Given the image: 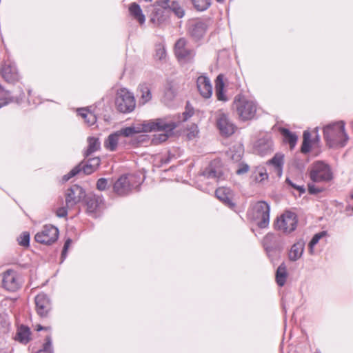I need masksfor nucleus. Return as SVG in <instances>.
<instances>
[{"instance_id":"f257e3e1","label":"nucleus","mask_w":353,"mask_h":353,"mask_svg":"<svg viewBox=\"0 0 353 353\" xmlns=\"http://www.w3.org/2000/svg\"><path fill=\"white\" fill-rule=\"evenodd\" d=\"M323 137L330 148H339L346 145L349 137L345 130V123L339 121L323 128Z\"/></svg>"},{"instance_id":"f03ea898","label":"nucleus","mask_w":353,"mask_h":353,"mask_svg":"<svg viewBox=\"0 0 353 353\" xmlns=\"http://www.w3.org/2000/svg\"><path fill=\"white\" fill-rule=\"evenodd\" d=\"M270 212V205L264 201H259L252 205L250 215L258 227L263 229L269 225Z\"/></svg>"},{"instance_id":"7ed1b4c3","label":"nucleus","mask_w":353,"mask_h":353,"mask_svg":"<svg viewBox=\"0 0 353 353\" xmlns=\"http://www.w3.org/2000/svg\"><path fill=\"white\" fill-rule=\"evenodd\" d=\"M234 108L236 109L239 118L243 121L250 120L254 117L256 112V103L245 97L235 98Z\"/></svg>"},{"instance_id":"20e7f679","label":"nucleus","mask_w":353,"mask_h":353,"mask_svg":"<svg viewBox=\"0 0 353 353\" xmlns=\"http://www.w3.org/2000/svg\"><path fill=\"white\" fill-rule=\"evenodd\" d=\"M115 104L117 110L122 113H130L134 110L136 106L133 94L126 88H121L118 90Z\"/></svg>"},{"instance_id":"39448f33","label":"nucleus","mask_w":353,"mask_h":353,"mask_svg":"<svg viewBox=\"0 0 353 353\" xmlns=\"http://www.w3.org/2000/svg\"><path fill=\"white\" fill-rule=\"evenodd\" d=\"M188 41L184 38H179L174 45V54L178 61L182 63H192L196 55L194 49L188 46Z\"/></svg>"},{"instance_id":"423d86ee","label":"nucleus","mask_w":353,"mask_h":353,"mask_svg":"<svg viewBox=\"0 0 353 353\" xmlns=\"http://www.w3.org/2000/svg\"><path fill=\"white\" fill-rule=\"evenodd\" d=\"M165 125V123L162 120H152L149 121L148 122H145L141 125H139L137 126H129L121 128L120 130L117 131L119 133V135L121 138L124 137H130L134 135V134H138L141 132H152V129H154L157 126H161Z\"/></svg>"},{"instance_id":"0eeeda50","label":"nucleus","mask_w":353,"mask_h":353,"mask_svg":"<svg viewBox=\"0 0 353 353\" xmlns=\"http://www.w3.org/2000/svg\"><path fill=\"white\" fill-rule=\"evenodd\" d=\"M297 222L296 214L294 212L286 211L277 219L275 228L283 233L289 234L295 230Z\"/></svg>"},{"instance_id":"6e6552de","label":"nucleus","mask_w":353,"mask_h":353,"mask_svg":"<svg viewBox=\"0 0 353 353\" xmlns=\"http://www.w3.org/2000/svg\"><path fill=\"white\" fill-rule=\"evenodd\" d=\"M310 178L314 183L329 181L332 179V173L329 165L319 161L314 164Z\"/></svg>"},{"instance_id":"1a4fd4ad","label":"nucleus","mask_w":353,"mask_h":353,"mask_svg":"<svg viewBox=\"0 0 353 353\" xmlns=\"http://www.w3.org/2000/svg\"><path fill=\"white\" fill-rule=\"evenodd\" d=\"M0 74L5 81L10 84H15L21 79L16 63L10 60L3 62L0 68Z\"/></svg>"},{"instance_id":"9d476101","label":"nucleus","mask_w":353,"mask_h":353,"mask_svg":"<svg viewBox=\"0 0 353 353\" xmlns=\"http://www.w3.org/2000/svg\"><path fill=\"white\" fill-rule=\"evenodd\" d=\"M59 234L57 227L52 225H45L42 230L35 234L34 239L38 243L51 245L58 239Z\"/></svg>"},{"instance_id":"9b49d317","label":"nucleus","mask_w":353,"mask_h":353,"mask_svg":"<svg viewBox=\"0 0 353 353\" xmlns=\"http://www.w3.org/2000/svg\"><path fill=\"white\" fill-rule=\"evenodd\" d=\"M85 196V191L82 187L79 185H72L65 191V205L67 208H72L84 199Z\"/></svg>"},{"instance_id":"f8f14e48","label":"nucleus","mask_w":353,"mask_h":353,"mask_svg":"<svg viewBox=\"0 0 353 353\" xmlns=\"http://www.w3.org/2000/svg\"><path fill=\"white\" fill-rule=\"evenodd\" d=\"M156 120H162L163 123H165L164 125L157 126L154 129L152 130V131L163 132V133L155 135V139L158 140L159 142H164L172 134L173 130L177 127V123L168 117L159 118Z\"/></svg>"},{"instance_id":"ddd939ff","label":"nucleus","mask_w":353,"mask_h":353,"mask_svg":"<svg viewBox=\"0 0 353 353\" xmlns=\"http://www.w3.org/2000/svg\"><path fill=\"white\" fill-rule=\"evenodd\" d=\"M208 28V24L206 21H194L189 25L188 28V34L194 41L196 42L203 38Z\"/></svg>"},{"instance_id":"4468645a","label":"nucleus","mask_w":353,"mask_h":353,"mask_svg":"<svg viewBox=\"0 0 353 353\" xmlns=\"http://www.w3.org/2000/svg\"><path fill=\"white\" fill-rule=\"evenodd\" d=\"M2 286L8 291H17L21 286L20 278L17 272L12 270H8L3 272Z\"/></svg>"},{"instance_id":"2eb2a0df","label":"nucleus","mask_w":353,"mask_h":353,"mask_svg":"<svg viewBox=\"0 0 353 353\" xmlns=\"http://www.w3.org/2000/svg\"><path fill=\"white\" fill-rule=\"evenodd\" d=\"M36 310L41 317H47L52 309V303L49 296L43 293H39L34 299Z\"/></svg>"},{"instance_id":"dca6fc26","label":"nucleus","mask_w":353,"mask_h":353,"mask_svg":"<svg viewBox=\"0 0 353 353\" xmlns=\"http://www.w3.org/2000/svg\"><path fill=\"white\" fill-rule=\"evenodd\" d=\"M216 125L223 136L229 137L234 133V125L230 121L228 115L221 111L216 115Z\"/></svg>"},{"instance_id":"f3484780","label":"nucleus","mask_w":353,"mask_h":353,"mask_svg":"<svg viewBox=\"0 0 353 353\" xmlns=\"http://www.w3.org/2000/svg\"><path fill=\"white\" fill-rule=\"evenodd\" d=\"M133 185L127 175L121 176L113 184L114 192L119 196H125L131 193Z\"/></svg>"},{"instance_id":"a211bd4d","label":"nucleus","mask_w":353,"mask_h":353,"mask_svg":"<svg viewBox=\"0 0 353 353\" xmlns=\"http://www.w3.org/2000/svg\"><path fill=\"white\" fill-rule=\"evenodd\" d=\"M87 212L92 216L99 212L104 205V199L102 195L89 194L85 196Z\"/></svg>"},{"instance_id":"6ab92c4d","label":"nucleus","mask_w":353,"mask_h":353,"mask_svg":"<svg viewBox=\"0 0 353 353\" xmlns=\"http://www.w3.org/2000/svg\"><path fill=\"white\" fill-rule=\"evenodd\" d=\"M255 152L261 156H265L274 150V145L272 137L265 134L259 139L254 144Z\"/></svg>"},{"instance_id":"aec40b11","label":"nucleus","mask_w":353,"mask_h":353,"mask_svg":"<svg viewBox=\"0 0 353 353\" xmlns=\"http://www.w3.org/2000/svg\"><path fill=\"white\" fill-rule=\"evenodd\" d=\"M197 88L201 95L208 99L212 94V86L210 79L204 75H201L197 78L196 80Z\"/></svg>"},{"instance_id":"412c9836","label":"nucleus","mask_w":353,"mask_h":353,"mask_svg":"<svg viewBox=\"0 0 353 353\" xmlns=\"http://www.w3.org/2000/svg\"><path fill=\"white\" fill-rule=\"evenodd\" d=\"M216 198L222 201L226 206L233 209L235 207V203L232 201L233 193L232 191L225 187L219 188L215 191Z\"/></svg>"},{"instance_id":"4be33fe9","label":"nucleus","mask_w":353,"mask_h":353,"mask_svg":"<svg viewBox=\"0 0 353 353\" xmlns=\"http://www.w3.org/2000/svg\"><path fill=\"white\" fill-rule=\"evenodd\" d=\"M216 162H211L210 164L203 171L202 176L207 179H214L219 181L223 179V173L221 168L217 166Z\"/></svg>"},{"instance_id":"5701e85b","label":"nucleus","mask_w":353,"mask_h":353,"mask_svg":"<svg viewBox=\"0 0 353 353\" xmlns=\"http://www.w3.org/2000/svg\"><path fill=\"white\" fill-rule=\"evenodd\" d=\"M305 242L303 240H299L292 245L290 250L288 257L291 261H296L299 259L304 252Z\"/></svg>"},{"instance_id":"b1692460","label":"nucleus","mask_w":353,"mask_h":353,"mask_svg":"<svg viewBox=\"0 0 353 353\" xmlns=\"http://www.w3.org/2000/svg\"><path fill=\"white\" fill-rule=\"evenodd\" d=\"M268 163L274 166L278 176H281L284 165V155L281 153H276Z\"/></svg>"},{"instance_id":"393cba45","label":"nucleus","mask_w":353,"mask_h":353,"mask_svg":"<svg viewBox=\"0 0 353 353\" xmlns=\"http://www.w3.org/2000/svg\"><path fill=\"white\" fill-rule=\"evenodd\" d=\"M169 10H162L159 8H154L151 20L159 26L167 21L169 17Z\"/></svg>"},{"instance_id":"a878e982","label":"nucleus","mask_w":353,"mask_h":353,"mask_svg":"<svg viewBox=\"0 0 353 353\" xmlns=\"http://www.w3.org/2000/svg\"><path fill=\"white\" fill-rule=\"evenodd\" d=\"M224 76L222 74H220L217 76L215 80V92L217 99L219 101H226L228 100L227 97L223 93L224 89V82H223Z\"/></svg>"},{"instance_id":"bb28decb","label":"nucleus","mask_w":353,"mask_h":353,"mask_svg":"<svg viewBox=\"0 0 353 353\" xmlns=\"http://www.w3.org/2000/svg\"><path fill=\"white\" fill-rule=\"evenodd\" d=\"M121 137L117 132L110 134L104 142L105 148L111 152L117 150Z\"/></svg>"},{"instance_id":"cd10ccee","label":"nucleus","mask_w":353,"mask_h":353,"mask_svg":"<svg viewBox=\"0 0 353 353\" xmlns=\"http://www.w3.org/2000/svg\"><path fill=\"white\" fill-rule=\"evenodd\" d=\"M140 95L139 103L144 105L152 99V93L148 84H140L138 88Z\"/></svg>"},{"instance_id":"c85d7f7f","label":"nucleus","mask_w":353,"mask_h":353,"mask_svg":"<svg viewBox=\"0 0 353 353\" xmlns=\"http://www.w3.org/2000/svg\"><path fill=\"white\" fill-rule=\"evenodd\" d=\"M129 12L130 14L137 20L140 24H143L145 21L144 14L140 6L137 3H132L130 5Z\"/></svg>"},{"instance_id":"c756f323","label":"nucleus","mask_w":353,"mask_h":353,"mask_svg":"<svg viewBox=\"0 0 353 353\" xmlns=\"http://www.w3.org/2000/svg\"><path fill=\"white\" fill-rule=\"evenodd\" d=\"M283 250V245L282 243L277 245L274 247L269 248L265 250L268 258L272 263H274L280 258L281 253Z\"/></svg>"},{"instance_id":"7c9ffc66","label":"nucleus","mask_w":353,"mask_h":353,"mask_svg":"<svg viewBox=\"0 0 353 353\" xmlns=\"http://www.w3.org/2000/svg\"><path fill=\"white\" fill-rule=\"evenodd\" d=\"M288 278V272L286 266L284 263H282L277 268L276 272V282L280 287L285 284Z\"/></svg>"},{"instance_id":"2f4dec72","label":"nucleus","mask_w":353,"mask_h":353,"mask_svg":"<svg viewBox=\"0 0 353 353\" xmlns=\"http://www.w3.org/2000/svg\"><path fill=\"white\" fill-rule=\"evenodd\" d=\"M17 340L23 344H27L30 340V330L28 326L21 325L17 333Z\"/></svg>"},{"instance_id":"473e14b6","label":"nucleus","mask_w":353,"mask_h":353,"mask_svg":"<svg viewBox=\"0 0 353 353\" xmlns=\"http://www.w3.org/2000/svg\"><path fill=\"white\" fill-rule=\"evenodd\" d=\"M280 132L283 137L284 141L289 143L290 148H293L296 143L297 136L288 129L284 128H281Z\"/></svg>"},{"instance_id":"72a5a7b5","label":"nucleus","mask_w":353,"mask_h":353,"mask_svg":"<svg viewBox=\"0 0 353 353\" xmlns=\"http://www.w3.org/2000/svg\"><path fill=\"white\" fill-rule=\"evenodd\" d=\"M88 146L85 152V157H88L93 152L99 150L101 147L99 139L97 137H89L88 139Z\"/></svg>"},{"instance_id":"f704fd0d","label":"nucleus","mask_w":353,"mask_h":353,"mask_svg":"<svg viewBox=\"0 0 353 353\" xmlns=\"http://www.w3.org/2000/svg\"><path fill=\"white\" fill-rule=\"evenodd\" d=\"M79 114L85 119L88 125H92L97 122V117L92 112H89L87 108L78 109Z\"/></svg>"},{"instance_id":"c9c22d12","label":"nucleus","mask_w":353,"mask_h":353,"mask_svg":"<svg viewBox=\"0 0 353 353\" xmlns=\"http://www.w3.org/2000/svg\"><path fill=\"white\" fill-rule=\"evenodd\" d=\"M278 238L272 233L267 234L263 239V246L265 250L281 244Z\"/></svg>"},{"instance_id":"e433bc0d","label":"nucleus","mask_w":353,"mask_h":353,"mask_svg":"<svg viewBox=\"0 0 353 353\" xmlns=\"http://www.w3.org/2000/svg\"><path fill=\"white\" fill-rule=\"evenodd\" d=\"M303 137V141L302 143L301 151L302 153L306 154L311 150V134L308 131H304Z\"/></svg>"},{"instance_id":"4c0bfd02","label":"nucleus","mask_w":353,"mask_h":353,"mask_svg":"<svg viewBox=\"0 0 353 353\" xmlns=\"http://www.w3.org/2000/svg\"><path fill=\"white\" fill-rule=\"evenodd\" d=\"M191 2L198 11H205L211 5V0H191Z\"/></svg>"},{"instance_id":"58836bf2","label":"nucleus","mask_w":353,"mask_h":353,"mask_svg":"<svg viewBox=\"0 0 353 353\" xmlns=\"http://www.w3.org/2000/svg\"><path fill=\"white\" fill-rule=\"evenodd\" d=\"M172 12L178 18H182L185 15V10L179 2L173 1L171 2L170 12Z\"/></svg>"},{"instance_id":"ea45409f","label":"nucleus","mask_w":353,"mask_h":353,"mask_svg":"<svg viewBox=\"0 0 353 353\" xmlns=\"http://www.w3.org/2000/svg\"><path fill=\"white\" fill-rule=\"evenodd\" d=\"M327 232L326 231H321L319 233L315 234L312 238L309 243L310 253H313L314 247L319 243V240L323 237L327 236Z\"/></svg>"},{"instance_id":"a19ab883","label":"nucleus","mask_w":353,"mask_h":353,"mask_svg":"<svg viewBox=\"0 0 353 353\" xmlns=\"http://www.w3.org/2000/svg\"><path fill=\"white\" fill-rule=\"evenodd\" d=\"M37 353H53L52 341L50 335L46 337L42 348Z\"/></svg>"},{"instance_id":"79ce46f5","label":"nucleus","mask_w":353,"mask_h":353,"mask_svg":"<svg viewBox=\"0 0 353 353\" xmlns=\"http://www.w3.org/2000/svg\"><path fill=\"white\" fill-rule=\"evenodd\" d=\"M76 166L81 168V173L83 172L84 174L88 175L93 173L96 169L92 167V165L88 160L86 163L81 162Z\"/></svg>"},{"instance_id":"37998d69","label":"nucleus","mask_w":353,"mask_h":353,"mask_svg":"<svg viewBox=\"0 0 353 353\" xmlns=\"http://www.w3.org/2000/svg\"><path fill=\"white\" fill-rule=\"evenodd\" d=\"M256 176H254V180L257 182H262L265 179L268 178V174L266 170L264 168H258L256 170Z\"/></svg>"},{"instance_id":"c03bdc74","label":"nucleus","mask_w":353,"mask_h":353,"mask_svg":"<svg viewBox=\"0 0 353 353\" xmlns=\"http://www.w3.org/2000/svg\"><path fill=\"white\" fill-rule=\"evenodd\" d=\"M30 234L28 232H23L17 239L19 244L23 247L30 245Z\"/></svg>"},{"instance_id":"a18cd8bd","label":"nucleus","mask_w":353,"mask_h":353,"mask_svg":"<svg viewBox=\"0 0 353 353\" xmlns=\"http://www.w3.org/2000/svg\"><path fill=\"white\" fill-rule=\"evenodd\" d=\"M170 0H157L153 6L154 8H159L162 10H166L170 11V4H171Z\"/></svg>"},{"instance_id":"49530a36","label":"nucleus","mask_w":353,"mask_h":353,"mask_svg":"<svg viewBox=\"0 0 353 353\" xmlns=\"http://www.w3.org/2000/svg\"><path fill=\"white\" fill-rule=\"evenodd\" d=\"M176 94L174 88L171 83H168L165 88L164 95L169 100H172Z\"/></svg>"},{"instance_id":"de8ad7c7","label":"nucleus","mask_w":353,"mask_h":353,"mask_svg":"<svg viewBox=\"0 0 353 353\" xmlns=\"http://www.w3.org/2000/svg\"><path fill=\"white\" fill-rule=\"evenodd\" d=\"M80 173L81 168L79 166H74L68 174H65L63 176L62 181L66 182L73 176H75L76 175Z\"/></svg>"},{"instance_id":"09e8293b","label":"nucleus","mask_w":353,"mask_h":353,"mask_svg":"<svg viewBox=\"0 0 353 353\" xmlns=\"http://www.w3.org/2000/svg\"><path fill=\"white\" fill-rule=\"evenodd\" d=\"M285 183L289 186H290L291 188L298 190L300 194H302L305 192V188L304 185H296L292 180H290L289 178H287L285 179Z\"/></svg>"},{"instance_id":"8fccbe9b","label":"nucleus","mask_w":353,"mask_h":353,"mask_svg":"<svg viewBox=\"0 0 353 353\" xmlns=\"http://www.w3.org/2000/svg\"><path fill=\"white\" fill-rule=\"evenodd\" d=\"M109 187L108 180L105 178H100L97 181V188L100 191H103Z\"/></svg>"},{"instance_id":"3c124183","label":"nucleus","mask_w":353,"mask_h":353,"mask_svg":"<svg viewBox=\"0 0 353 353\" xmlns=\"http://www.w3.org/2000/svg\"><path fill=\"white\" fill-rule=\"evenodd\" d=\"M166 56V51L164 47L161 45H159L156 48L155 57L159 59H163Z\"/></svg>"},{"instance_id":"603ef678","label":"nucleus","mask_w":353,"mask_h":353,"mask_svg":"<svg viewBox=\"0 0 353 353\" xmlns=\"http://www.w3.org/2000/svg\"><path fill=\"white\" fill-rule=\"evenodd\" d=\"M199 133V130L196 125H192L191 128L188 130V132L187 134L188 139L191 140L194 139Z\"/></svg>"},{"instance_id":"864d4df0","label":"nucleus","mask_w":353,"mask_h":353,"mask_svg":"<svg viewBox=\"0 0 353 353\" xmlns=\"http://www.w3.org/2000/svg\"><path fill=\"white\" fill-rule=\"evenodd\" d=\"M249 168L250 167L247 163H241L239 165V168L236 170V173L239 175L245 174L249 171Z\"/></svg>"},{"instance_id":"5fc2aeb1","label":"nucleus","mask_w":353,"mask_h":353,"mask_svg":"<svg viewBox=\"0 0 353 353\" xmlns=\"http://www.w3.org/2000/svg\"><path fill=\"white\" fill-rule=\"evenodd\" d=\"M307 187H308V192L310 194H316L318 193L321 192L323 190L322 188L317 187L313 183H309L307 185Z\"/></svg>"},{"instance_id":"6e6d98bb","label":"nucleus","mask_w":353,"mask_h":353,"mask_svg":"<svg viewBox=\"0 0 353 353\" xmlns=\"http://www.w3.org/2000/svg\"><path fill=\"white\" fill-rule=\"evenodd\" d=\"M67 208V206L58 208L56 212L57 216L60 218L66 216L68 214Z\"/></svg>"},{"instance_id":"4d7b16f0","label":"nucleus","mask_w":353,"mask_h":353,"mask_svg":"<svg viewBox=\"0 0 353 353\" xmlns=\"http://www.w3.org/2000/svg\"><path fill=\"white\" fill-rule=\"evenodd\" d=\"M88 161L95 169L99 166L101 162L99 157L91 158L89 159Z\"/></svg>"},{"instance_id":"13d9d810","label":"nucleus","mask_w":353,"mask_h":353,"mask_svg":"<svg viewBox=\"0 0 353 353\" xmlns=\"http://www.w3.org/2000/svg\"><path fill=\"white\" fill-rule=\"evenodd\" d=\"M71 243H72V240L70 239H68L65 241V243H64V245H63V249H64V252H68V249L69 246L70 245Z\"/></svg>"},{"instance_id":"bf43d9fd","label":"nucleus","mask_w":353,"mask_h":353,"mask_svg":"<svg viewBox=\"0 0 353 353\" xmlns=\"http://www.w3.org/2000/svg\"><path fill=\"white\" fill-rule=\"evenodd\" d=\"M66 256H67V252H64V249H63L62 252H61V262H63L65 259L66 258Z\"/></svg>"},{"instance_id":"052dcab7","label":"nucleus","mask_w":353,"mask_h":353,"mask_svg":"<svg viewBox=\"0 0 353 353\" xmlns=\"http://www.w3.org/2000/svg\"><path fill=\"white\" fill-rule=\"evenodd\" d=\"M44 330V327L41 325H38L37 326V331H41V330Z\"/></svg>"},{"instance_id":"680f3d73","label":"nucleus","mask_w":353,"mask_h":353,"mask_svg":"<svg viewBox=\"0 0 353 353\" xmlns=\"http://www.w3.org/2000/svg\"><path fill=\"white\" fill-rule=\"evenodd\" d=\"M0 353H8L6 350H3V349H1L0 350Z\"/></svg>"},{"instance_id":"e2e57ef3","label":"nucleus","mask_w":353,"mask_h":353,"mask_svg":"<svg viewBox=\"0 0 353 353\" xmlns=\"http://www.w3.org/2000/svg\"><path fill=\"white\" fill-rule=\"evenodd\" d=\"M50 329H51L50 327H44L43 330H50Z\"/></svg>"},{"instance_id":"0e129e2a","label":"nucleus","mask_w":353,"mask_h":353,"mask_svg":"<svg viewBox=\"0 0 353 353\" xmlns=\"http://www.w3.org/2000/svg\"><path fill=\"white\" fill-rule=\"evenodd\" d=\"M216 1H218V2L221 3V2H223L225 0H216Z\"/></svg>"},{"instance_id":"69168bd1","label":"nucleus","mask_w":353,"mask_h":353,"mask_svg":"<svg viewBox=\"0 0 353 353\" xmlns=\"http://www.w3.org/2000/svg\"><path fill=\"white\" fill-rule=\"evenodd\" d=\"M31 90H28V95H30L31 94Z\"/></svg>"}]
</instances>
